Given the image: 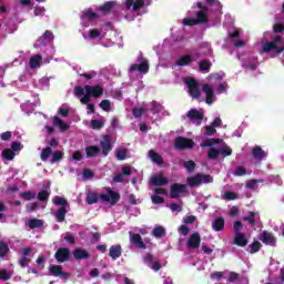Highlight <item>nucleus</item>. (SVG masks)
Wrapping results in <instances>:
<instances>
[{
    "mask_svg": "<svg viewBox=\"0 0 284 284\" xmlns=\"http://www.w3.org/2000/svg\"><path fill=\"white\" fill-rule=\"evenodd\" d=\"M119 4L116 1H109L102 6H95L84 9L80 14V32H82V39L84 41H91L93 45H102V48H112L114 43H121L123 38L119 36L116 31H114L115 39L113 40H105L108 37V32L112 30L113 26L111 22H104L99 24V27H94L85 31L87 28L90 26H97V21L104 17V14H109L114 8Z\"/></svg>",
    "mask_w": 284,
    "mask_h": 284,
    "instance_id": "1",
    "label": "nucleus"
},
{
    "mask_svg": "<svg viewBox=\"0 0 284 284\" xmlns=\"http://www.w3.org/2000/svg\"><path fill=\"white\" fill-rule=\"evenodd\" d=\"M223 16V4L219 0H199L187 11L186 18L182 20V26H199V23L216 26L221 23Z\"/></svg>",
    "mask_w": 284,
    "mask_h": 284,
    "instance_id": "2",
    "label": "nucleus"
},
{
    "mask_svg": "<svg viewBox=\"0 0 284 284\" xmlns=\"http://www.w3.org/2000/svg\"><path fill=\"white\" fill-rule=\"evenodd\" d=\"M274 31H265L261 40L255 43V50L260 54H268L271 59H276L278 54L284 51V41L278 32H284V26L276 23L273 28Z\"/></svg>",
    "mask_w": 284,
    "mask_h": 284,
    "instance_id": "3",
    "label": "nucleus"
},
{
    "mask_svg": "<svg viewBox=\"0 0 284 284\" xmlns=\"http://www.w3.org/2000/svg\"><path fill=\"white\" fill-rule=\"evenodd\" d=\"M154 0H122V12L126 21H134L135 17H141L148 13L149 6H152Z\"/></svg>",
    "mask_w": 284,
    "mask_h": 284,
    "instance_id": "4",
    "label": "nucleus"
},
{
    "mask_svg": "<svg viewBox=\"0 0 284 284\" xmlns=\"http://www.w3.org/2000/svg\"><path fill=\"white\" fill-rule=\"evenodd\" d=\"M201 148H210L207 156L212 160L219 159V156H232V148L227 146L221 139L205 140Z\"/></svg>",
    "mask_w": 284,
    "mask_h": 284,
    "instance_id": "5",
    "label": "nucleus"
},
{
    "mask_svg": "<svg viewBox=\"0 0 284 284\" xmlns=\"http://www.w3.org/2000/svg\"><path fill=\"white\" fill-rule=\"evenodd\" d=\"M74 95L79 99L80 103H90L92 99L103 97V85H78L74 88Z\"/></svg>",
    "mask_w": 284,
    "mask_h": 284,
    "instance_id": "6",
    "label": "nucleus"
},
{
    "mask_svg": "<svg viewBox=\"0 0 284 284\" xmlns=\"http://www.w3.org/2000/svg\"><path fill=\"white\" fill-rule=\"evenodd\" d=\"M52 41H54V33L47 30L34 43V48H37V50L44 48L47 63H50V60L54 57V48L50 45Z\"/></svg>",
    "mask_w": 284,
    "mask_h": 284,
    "instance_id": "7",
    "label": "nucleus"
},
{
    "mask_svg": "<svg viewBox=\"0 0 284 284\" xmlns=\"http://www.w3.org/2000/svg\"><path fill=\"white\" fill-rule=\"evenodd\" d=\"M102 201V203H110V205H114L119 201V193L108 189L105 194H101L100 196L94 192H89L87 195L88 205H94L98 201Z\"/></svg>",
    "mask_w": 284,
    "mask_h": 284,
    "instance_id": "8",
    "label": "nucleus"
},
{
    "mask_svg": "<svg viewBox=\"0 0 284 284\" xmlns=\"http://www.w3.org/2000/svg\"><path fill=\"white\" fill-rule=\"evenodd\" d=\"M150 72V64L148 60L141 58L129 68V75L131 79H143V74Z\"/></svg>",
    "mask_w": 284,
    "mask_h": 284,
    "instance_id": "9",
    "label": "nucleus"
},
{
    "mask_svg": "<svg viewBox=\"0 0 284 284\" xmlns=\"http://www.w3.org/2000/svg\"><path fill=\"white\" fill-rule=\"evenodd\" d=\"M225 78V73H214L209 75V81L215 88L216 94H223V92H227V82H223Z\"/></svg>",
    "mask_w": 284,
    "mask_h": 284,
    "instance_id": "10",
    "label": "nucleus"
},
{
    "mask_svg": "<svg viewBox=\"0 0 284 284\" xmlns=\"http://www.w3.org/2000/svg\"><path fill=\"white\" fill-rule=\"evenodd\" d=\"M227 36L230 39H232V42L235 48H244L245 43H247V40H241V37H243V31L239 27H229Z\"/></svg>",
    "mask_w": 284,
    "mask_h": 284,
    "instance_id": "11",
    "label": "nucleus"
},
{
    "mask_svg": "<svg viewBox=\"0 0 284 284\" xmlns=\"http://www.w3.org/2000/svg\"><path fill=\"white\" fill-rule=\"evenodd\" d=\"M214 179L212 175H205L197 173L193 176H189L186 179V183L190 187H199V185H203V183H212Z\"/></svg>",
    "mask_w": 284,
    "mask_h": 284,
    "instance_id": "12",
    "label": "nucleus"
},
{
    "mask_svg": "<svg viewBox=\"0 0 284 284\" xmlns=\"http://www.w3.org/2000/svg\"><path fill=\"white\" fill-rule=\"evenodd\" d=\"M184 83L192 99H199V97H201V87L199 85V83H196V80H194V78H185Z\"/></svg>",
    "mask_w": 284,
    "mask_h": 284,
    "instance_id": "13",
    "label": "nucleus"
},
{
    "mask_svg": "<svg viewBox=\"0 0 284 284\" xmlns=\"http://www.w3.org/2000/svg\"><path fill=\"white\" fill-rule=\"evenodd\" d=\"M237 59L242 61V67L246 70H256L258 68V58L252 54H246L244 58L237 55Z\"/></svg>",
    "mask_w": 284,
    "mask_h": 284,
    "instance_id": "14",
    "label": "nucleus"
},
{
    "mask_svg": "<svg viewBox=\"0 0 284 284\" xmlns=\"http://www.w3.org/2000/svg\"><path fill=\"white\" fill-rule=\"evenodd\" d=\"M130 241L133 243L138 250H148V247H152V244L150 243V239H141L140 234L130 232Z\"/></svg>",
    "mask_w": 284,
    "mask_h": 284,
    "instance_id": "15",
    "label": "nucleus"
},
{
    "mask_svg": "<svg viewBox=\"0 0 284 284\" xmlns=\"http://www.w3.org/2000/svg\"><path fill=\"white\" fill-rule=\"evenodd\" d=\"M189 121L194 125H201L203 123L204 112L203 109H191L186 114Z\"/></svg>",
    "mask_w": 284,
    "mask_h": 284,
    "instance_id": "16",
    "label": "nucleus"
},
{
    "mask_svg": "<svg viewBox=\"0 0 284 284\" xmlns=\"http://www.w3.org/2000/svg\"><path fill=\"white\" fill-rule=\"evenodd\" d=\"M200 57H201V53H196V52L186 54V55H182L175 62V65H178V67L191 65V63H194V61H199Z\"/></svg>",
    "mask_w": 284,
    "mask_h": 284,
    "instance_id": "17",
    "label": "nucleus"
},
{
    "mask_svg": "<svg viewBox=\"0 0 284 284\" xmlns=\"http://www.w3.org/2000/svg\"><path fill=\"white\" fill-rule=\"evenodd\" d=\"M38 105H41V101L39 100V95H33V101L31 100L24 102L21 104L22 112H26L27 114H32L34 112V108Z\"/></svg>",
    "mask_w": 284,
    "mask_h": 284,
    "instance_id": "18",
    "label": "nucleus"
},
{
    "mask_svg": "<svg viewBox=\"0 0 284 284\" xmlns=\"http://www.w3.org/2000/svg\"><path fill=\"white\" fill-rule=\"evenodd\" d=\"M32 256H34V253H32V248L30 247L22 248L19 265L21 267H28V265L30 264V261H32Z\"/></svg>",
    "mask_w": 284,
    "mask_h": 284,
    "instance_id": "19",
    "label": "nucleus"
},
{
    "mask_svg": "<svg viewBox=\"0 0 284 284\" xmlns=\"http://www.w3.org/2000/svg\"><path fill=\"white\" fill-rule=\"evenodd\" d=\"M252 156L255 163H262V161L267 159V151H264L261 146H254L252 149Z\"/></svg>",
    "mask_w": 284,
    "mask_h": 284,
    "instance_id": "20",
    "label": "nucleus"
},
{
    "mask_svg": "<svg viewBox=\"0 0 284 284\" xmlns=\"http://www.w3.org/2000/svg\"><path fill=\"white\" fill-rule=\"evenodd\" d=\"M143 261L150 270H153V272H159L161 270V263H159V260H156L154 256L151 254H148L143 257Z\"/></svg>",
    "mask_w": 284,
    "mask_h": 284,
    "instance_id": "21",
    "label": "nucleus"
},
{
    "mask_svg": "<svg viewBox=\"0 0 284 284\" xmlns=\"http://www.w3.org/2000/svg\"><path fill=\"white\" fill-rule=\"evenodd\" d=\"M175 148L178 150H190L192 148H194V141L187 139V138H178L175 140Z\"/></svg>",
    "mask_w": 284,
    "mask_h": 284,
    "instance_id": "22",
    "label": "nucleus"
},
{
    "mask_svg": "<svg viewBox=\"0 0 284 284\" xmlns=\"http://www.w3.org/2000/svg\"><path fill=\"white\" fill-rule=\"evenodd\" d=\"M189 250H199L201 247V235L199 233H193L186 242Z\"/></svg>",
    "mask_w": 284,
    "mask_h": 284,
    "instance_id": "23",
    "label": "nucleus"
},
{
    "mask_svg": "<svg viewBox=\"0 0 284 284\" xmlns=\"http://www.w3.org/2000/svg\"><path fill=\"white\" fill-rule=\"evenodd\" d=\"M52 124L60 132H68V130H70V123L63 121L61 118L57 115L52 118Z\"/></svg>",
    "mask_w": 284,
    "mask_h": 284,
    "instance_id": "24",
    "label": "nucleus"
},
{
    "mask_svg": "<svg viewBox=\"0 0 284 284\" xmlns=\"http://www.w3.org/2000/svg\"><path fill=\"white\" fill-rule=\"evenodd\" d=\"M154 192L155 194L151 196V201L155 205H161V203H163V197L161 196L168 195V190L158 187V189H154Z\"/></svg>",
    "mask_w": 284,
    "mask_h": 284,
    "instance_id": "25",
    "label": "nucleus"
},
{
    "mask_svg": "<svg viewBox=\"0 0 284 284\" xmlns=\"http://www.w3.org/2000/svg\"><path fill=\"white\" fill-rule=\"evenodd\" d=\"M258 239L265 245H276V237H274V235L267 231L260 233Z\"/></svg>",
    "mask_w": 284,
    "mask_h": 284,
    "instance_id": "26",
    "label": "nucleus"
},
{
    "mask_svg": "<svg viewBox=\"0 0 284 284\" xmlns=\"http://www.w3.org/2000/svg\"><path fill=\"white\" fill-rule=\"evenodd\" d=\"M243 221H247L248 225H261V215L258 212H248Z\"/></svg>",
    "mask_w": 284,
    "mask_h": 284,
    "instance_id": "27",
    "label": "nucleus"
},
{
    "mask_svg": "<svg viewBox=\"0 0 284 284\" xmlns=\"http://www.w3.org/2000/svg\"><path fill=\"white\" fill-rule=\"evenodd\" d=\"M100 145L102 148L103 156H108L112 150V138H110V135H104L103 140L100 142Z\"/></svg>",
    "mask_w": 284,
    "mask_h": 284,
    "instance_id": "28",
    "label": "nucleus"
},
{
    "mask_svg": "<svg viewBox=\"0 0 284 284\" xmlns=\"http://www.w3.org/2000/svg\"><path fill=\"white\" fill-rule=\"evenodd\" d=\"M202 91L204 92V94L206 97V103L209 105H212V103L214 101H216V99L214 98V89H212V87L210 84H203Z\"/></svg>",
    "mask_w": 284,
    "mask_h": 284,
    "instance_id": "29",
    "label": "nucleus"
},
{
    "mask_svg": "<svg viewBox=\"0 0 284 284\" xmlns=\"http://www.w3.org/2000/svg\"><path fill=\"white\" fill-rule=\"evenodd\" d=\"M55 258L59 263H65L70 258V250L65 247L59 248L55 253Z\"/></svg>",
    "mask_w": 284,
    "mask_h": 284,
    "instance_id": "30",
    "label": "nucleus"
},
{
    "mask_svg": "<svg viewBox=\"0 0 284 284\" xmlns=\"http://www.w3.org/2000/svg\"><path fill=\"white\" fill-rule=\"evenodd\" d=\"M185 193V184H173L171 186V199H179L180 194Z\"/></svg>",
    "mask_w": 284,
    "mask_h": 284,
    "instance_id": "31",
    "label": "nucleus"
},
{
    "mask_svg": "<svg viewBox=\"0 0 284 284\" xmlns=\"http://www.w3.org/2000/svg\"><path fill=\"white\" fill-rule=\"evenodd\" d=\"M49 271L51 274H53V276H60L61 278H68L70 276V274L63 273L61 265H51Z\"/></svg>",
    "mask_w": 284,
    "mask_h": 284,
    "instance_id": "32",
    "label": "nucleus"
},
{
    "mask_svg": "<svg viewBox=\"0 0 284 284\" xmlns=\"http://www.w3.org/2000/svg\"><path fill=\"white\" fill-rule=\"evenodd\" d=\"M151 185L155 186H161V185H166L168 183V178L163 176L162 173L154 175L150 180Z\"/></svg>",
    "mask_w": 284,
    "mask_h": 284,
    "instance_id": "33",
    "label": "nucleus"
},
{
    "mask_svg": "<svg viewBox=\"0 0 284 284\" xmlns=\"http://www.w3.org/2000/svg\"><path fill=\"white\" fill-rule=\"evenodd\" d=\"M148 156L152 163H156V165H163V158L161 154L156 153V151L150 150Z\"/></svg>",
    "mask_w": 284,
    "mask_h": 284,
    "instance_id": "34",
    "label": "nucleus"
},
{
    "mask_svg": "<svg viewBox=\"0 0 284 284\" xmlns=\"http://www.w3.org/2000/svg\"><path fill=\"white\" fill-rule=\"evenodd\" d=\"M109 256H111V258L113 261H116V258L121 257V245H113L110 247V252H109Z\"/></svg>",
    "mask_w": 284,
    "mask_h": 284,
    "instance_id": "35",
    "label": "nucleus"
},
{
    "mask_svg": "<svg viewBox=\"0 0 284 284\" xmlns=\"http://www.w3.org/2000/svg\"><path fill=\"white\" fill-rule=\"evenodd\" d=\"M42 59L43 58L41 55L31 57V59L29 60V65H30L31 70H36V68H41Z\"/></svg>",
    "mask_w": 284,
    "mask_h": 284,
    "instance_id": "36",
    "label": "nucleus"
},
{
    "mask_svg": "<svg viewBox=\"0 0 284 284\" xmlns=\"http://www.w3.org/2000/svg\"><path fill=\"white\" fill-rule=\"evenodd\" d=\"M87 156L91 159L92 156H99L101 154V149L99 146H87L85 149Z\"/></svg>",
    "mask_w": 284,
    "mask_h": 284,
    "instance_id": "37",
    "label": "nucleus"
},
{
    "mask_svg": "<svg viewBox=\"0 0 284 284\" xmlns=\"http://www.w3.org/2000/svg\"><path fill=\"white\" fill-rule=\"evenodd\" d=\"M212 227L215 232H221L225 227V220L223 217H217L212 222Z\"/></svg>",
    "mask_w": 284,
    "mask_h": 284,
    "instance_id": "38",
    "label": "nucleus"
},
{
    "mask_svg": "<svg viewBox=\"0 0 284 284\" xmlns=\"http://www.w3.org/2000/svg\"><path fill=\"white\" fill-rule=\"evenodd\" d=\"M235 245H239L240 247H245V245H247V237H245V234H235Z\"/></svg>",
    "mask_w": 284,
    "mask_h": 284,
    "instance_id": "39",
    "label": "nucleus"
},
{
    "mask_svg": "<svg viewBox=\"0 0 284 284\" xmlns=\"http://www.w3.org/2000/svg\"><path fill=\"white\" fill-rule=\"evenodd\" d=\"M247 174H252V171H247L244 165H240L233 171V176H245Z\"/></svg>",
    "mask_w": 284,
    "mask_h": 284,
    "instance_id": "40",
    "label": "nucleus"
},
{
    "mask_svg": "<svg viewBox=\"0 0 284 284\" xmlns=\"http://www.w3.org/2000/svg\"><path fill=\"white\" fill-rule=\"evenodd\" d=\"M222 199L224 201H236L239 199V193L232 191L222 192Z\"/></svg>",
    "mask_w": 284,
    "mask_h": 284,
    "instance_id": "41",
    "label": "nucleus"
},
{
    "mask_svg": "<svg viewBox=\"0 0 284 284\" xmlns=\"http://www.w3.org/2000/svg\"><path fill=\"white\" fill-rule=\"evenodd\" d=\"M105 125V120L103 118L91 120L92 130H101Z\"/></svg>",
    "mask_w": 284,
    "mask_h": 284,
    "instance_id": "42",
    "label": "nucleus"
},
{
    "mask_svg": "<svg viewBox=\"0 0 284 284\" xmlns=\"http://www.w3.org/2000/svg\"><path fill=\"white\" fill-rule=\"evenodd\" d=\"M200 54H204V57H210L212 54V45L207 42H204L200 47Z\"/></svg>",
    "mask_w": 284,
    "mask_h": 284,
    "instance_id": "43",
    "label": "nucleus"
},
{
    "mask_svg": "<svg viewBox=\"0 0 284 284\" xmlns=\"http://www.w3.org/2000/svg\"><path fill=\"white\" fill-rule=\"evenodd\" d=\"M152 235L155 239H162V236H165V227L161 226V225H156L153 231H152Z\"/></svg>",
    "mask_w": 284,
    "mask_h": 284,
    "instance_id": "44",
    "label": "nucleus"
},
{
    "mask_svg": "<svg viewBox=\"0 0 284 284\" xmlns=\"http://www.w3.org/2000/svg\"><path fill=\"white\" fill-rule=\"evenodd\" d=\"M73 256H74V258H77L78 261H81L82 258H88V256H90V254H89L88 251H85V250H80V248H78V250H75V251L73 252Z\"/></svg>",
    "mask_w": 284,
    "mask_h": 284,
    "instance_id": "45",
    "label": "nucleus"
},
{
    "mask_svg": "<svg viewBox=\"0 0 284 284\" xmlns=\"http://www.w3.org/2000/svg\"><path fill=\"white\" fill-rule=\"evenodd\" d=\"M65 214H68V211L65 210V207H60L58 209V211L55 212V219L59 223L65 221Z\"/></svg>",
    "mask_w": 284,
    "mask_h": 284,
    "instance_id": "46",
    "label": "nucleus"
},
{
    "mask_svg": "<svg viewBox=\"0 0 284 284\" xmlns=\"http://www.w3.org/2000/svg\"><path fill=\"white\" fill-rule=\"evenodd\" d=\"M129 151L128 149H118L115 152V156L118 161H125L128 159Z\"/></svg>",
    "mask_w": 284,
    "mask_h": 284,
    "instance_id": "47",
    "label": "nucleus"
},
{
    "mask_svg": "<svg viewBox=\"0 0 284 284\" xmlns=\"http://www.w3.org/2000/svg\"><path fill=\"white\" fill-rule=\"evenodd\" d=\"M14 156H17V153H14L12 149H4L2 151V159H6L7 161H12Z\"/></svg>",
    "mask_w": 284,
    "mask_h": 284,
    "instance_id": "48",
    "label": "nucleus"
},
{
    "mask_svg": "<svg viewBox=\"0 0 284 284\" xmlns=\"http://www.w3.org/2000/svg\"><path fill=\"white\" fill-rule=\"evenodd\" d=\"M37 88H39L40 90H45L50 88V79L48 78L40 79L37 83Z\"/></svg>",
    "mask_w": 284,
    "mask_h": 284,
    "instance_id": "49",
    "label": "nucleus"
},
{
    "mask_svg": "<svg viewBox=\"0 0 284 284\" xmlns=\"http://www.w3.org/2000/svg\"><path fill=\"white\" fill-rule=\"evenodd\" d=\"M100 108L104 112H112V102H110V100H102L100 102Z\"/></svg>",
    "mask_w": 284,
    "mask_h": 284,
    "instance_id": "50",
    "label": "nucleus"
},
{
    "mask_svg": "<svg viewBox=\"0 0 284 284\" xmlns=\"http://www.w3.org/2000/svg\"><path fill=\"white\" fill-rule=\"evenodd\" d=\"M28 225L31 230H34L37 227H41L43 225V221L37 220V219H31L28 221Z\"/></svg>",
    "mask_w": 284,
    "mask_h": 284,
    "instance_id": "51",
    "label": "nucleus"
},
{
    "mask_svg": "<svg viewBox=\"0 0 284 284\" xmlns=\"http://www.w3.org/2000/svg\"><path fill=\"white\" fill-rule=\"evenodd\" d=\"M210 68H212V63H210V61L204 60L200 62V70L204 74H206V72H210Z\"/></svg>",
    "mask_w": 284,
    "mask_h": 284,
    "instance_id": "52",
    "label": "nucleus"
},
{
    "mask_svg": "<svg viewBox=\"0 0 284 284\" xmlns=\"http://www.w3.org/2000/svg\"><path fill=\"white\" fill-rule=\"evenodd\" d=\"M52 203L54 205H61L62 207H65V205H68V200H65V197L54 196L52 199Z\"/></svg>",
    "mask_w": 284,
    "mask_h": 284,
    "instance_id": "53",
    "label": "nucleus"
},
{
    "mask_svg": "<svg viewBox=\"0 0 284 284\" xmlns=\"http://www.w3.org/2000/svg\"><path fill=\"white\" fill-rule=\"evenodd\" d=\"M12 278V272L2 268L0 270V281H10Z\"/></svg>",
    "mask_w": 284,
    "mask_h": 284,
    "instance_id": "54",
    "label": "nucleus"
},
{
    "mask_svg": "<svg viewBox=\"0 0 284 284\" xmlns=\"http://www.w3.org/2000/svg\"><path fill=\"white\" fill-rule=\"evenodd\" d=\"M50 156H52V148L48 146L41 152V161H48Z\"/></svg>",
    "mask_w": 284,
    "mask_h": 284,
    "instance_id": "55",
    "label": "nucleus"
},
{
    "mask_svg": "<svg viewBox=\"0 0 284 284\" xmlns=\"http://www.w3.org/2000/svg\"><path fill=\"white\" fill-rule=\"evenodd\" d=\"M34 17H45V7L37 6L33 9Z\"/></svg>",
    "mask_w": 284,
    "mask_h": 284,
    "instance_id": "56",
    "label": "nucleus"
},
{
    "mask_svg": "<svg viewBox=\"0 0 284 284\" xmlns=\"http://www.w3.org/2000/svg\"><path fill=\"white\" fill-rule=\"evenodd\" d=\"M261 250V243L260 242H253L251 245H248V252L251 254H256Z\"/></svg>",
    "mask_w": 284,
    "mask_h": 284,
    "instance_id": "57",
    "label": "nucleus"
},
{
    "mask_svg": "<svg viewBox=\"0 0 284 284\" xmlns=\"http://www.w3.org/2000/svg\"><path fill=\"white\" fill-rule=\"evenodd\" d=\"M58 112L60 116H68V114H70V106H68V104H62Z\"/></svg>",
    "mask_w": 284,
    "mask_h": 284,
    "instance_id": "58",
    "label": "nucleus"
},
{
    "mask_svg": "<svg viewBox=\"0 0 284 284\" xmlns=\"http://www.w3.org/2000/svg\"><path fill=\"white\" fill-rule=\"evenodd\" d=\"M21 199L24 201H32V199H37V193L33 192H23L20 194Z\"/></svg>",
    "mask_w": 284,
    "mask_h": 284,
    "instance_id": "59",
    "label": "nucleus"
},
{
    "mask_svg": "<svg viewBox=\"0 0 284 284\" xmlns=\"http://www.w3.org/2000/svg\"><path fill=\"white\" fill-rule=\"evenodd\" d=\"M80 77H83L87 81H91V79H97V72L95 71H89L84 73H80Z\"/></svg>",
    "mask_w": 284,
    "mask_h": 284,
    "instance_id": "60",
    "label": "nucleus"
},
{
    "mask_svg": "<svg viewBox=\"0 0 284 284\" xmlns=\"http://www.w3.org/2000/svg\"><path fill=\"white\" fill-rule=\"evenodd\" d=\"M258 183H261V180H251L246 183V187L248 190H258Z\"/></svg>",
    "mask_w": 284,
    "mask_h": 284,
    "instance_id": "61",
    "label": "nucleus"
},
{
    "mask_svg": "<svg viewBox=\"0 0 284 284\" xmlns=\"http://www.w3.org/2000/svg\"><path fill=\"white\" fill-rule=\"evenodd\" d=\"M150 110L153 112V114H156V112H161V110H163V106L160 103L153 101L150 104Z\"/></svg>",
    "mask_w": 284,
    "mask_h": 284,
    "instance_id": "62",
    "label": "nucleus"
},
{
    "mask_svg": "<svg viewBox=\"0 0 284 284\" xmlns=\"http://www.w3.org/2000/svg\"><path fill=\"white\" fill-rule=\"evenodd\" d=\"M184 168L186 170V172H194L195 168H196V163H194V161L190 160L184 162Z\"/></svg>",
    "mask_w": 284,
    "mask_h": 284,
    "instance_id": "63",
    "label": "nucleus"
},
{
    "mask_svg": "<svg viewBox=\"0 0 284 284\" xmlns=\"http://www.w3.org/2000/svg\"><path fill=\"white\" fill-rule=\"evenodd\" d=\"M61 159H63V153L61 151H55L52 154L51 163H59V161H61Z\"/></svg>",
    "mask_w": 284,
    "mask_h": 284,
    "instance_id": "64",
    "label": "nucleus"
}]
</instances>
